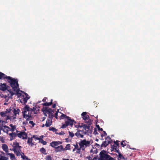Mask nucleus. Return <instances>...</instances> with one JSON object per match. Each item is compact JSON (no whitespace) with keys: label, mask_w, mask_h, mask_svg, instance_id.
Wrapping results in <instances>:
<instances>
[{"label":"nucleus","mask_w":160,"mask_h":160,"mask_svg":"<svg viewBox=\"0 0 160 160\" xmlns=\"http://www.w3.org/2000/svg\"><path fill=\"white\" fill-rule=\"evenodd\" d=\"M112 142H113V141L111 139V144L112 143Z\"/></svg>","instance_id":"56"},{"label":"nucleus","mask_w":160,"mask_h":160,"mask_svg":"<svg viewBox=\"0 0 160 160\" xmlns=\"http://www.w3.org/2000/svg\"><path fill=\"white\" fill-rule=\"evenodd\" d=\"M55 107H56V105H55V104H54V105H52V107H53V108H55Z\"/></svg>","instance_id":"54"},{"label":"nucleus","mask_w":160,"mask_h":160,"mask_svg":"<svg viewBox=\"0 0 160 160\" xmlns=\"http://www.w3.org/2000/svg\"><path fill=\"white\" fill-rule=\"evenodd\" d=\"M9 129H10V127L6 126H3L2 128H0V130H2L4 132L7 133L10 131Z\"/></svg>","instance_id":"21"},{"label":"nucleus","mask_w":160,"mask_h":160,"mask_svg":"<svg viewBox=\"0 0 160 160\" xmlns=\"http://www.w3.org/2000/svg\"><path fill=\"white\" fill-rule=\"evenodd\" d=\"M79 127L81 128H83L82 130L84 134H88L89 135V133H91L92 131L89 129V127L84 124H82V125L80 126Z\"/></svg>","instance_id":"7"},{"label":"nucleus","mask_w":160,"mask_h":160,"mask_svg":"<svg viewBox=\"0 0 160 160\" xmlns=\"http://www.w3.org/2000/svg\"><path fill=\"white\" fill-rule=\"evenodd\" d=\"M43 136H41L39 138H42H42H43Z\"/></svg>","instance_id":"58"},{"label":"nucleus","mask_w":160,"mask_h":160,"mask_svg":"<svg viewBox=\"0 0 160 160\" xmlns=\"http://www.w3.org/2000/svg\"><path fill=\"white\" fill-rule=\"evenodd\" d=\"M19 92H20L22 93V94H23L22 95V96L23 97V100L24 101V103H26L27 102V100L29 99L30 97L27 94L23 92H22L20 90ZM18 93H19V92ZM19 94H20V93H19Z\"/></svg>","instance_id":"10"},{"label":"nucleus","mask_w":160,"mask_h":160,"mask_svg":"<svg viewBox=\"0 0 160 160\" xmlns=\"http://www.w3.org/2000/svg\"><path fill=\"white\" fill-rule=\"evenodd\" d=\"M33 139H34L35 140H36L38 139V138L37 136L33 135L31 138H28L27 143L30 147H32L34 145V142L33 141Z\"/></svg>","instance_id":"9"},{"label":"nucleus","mask_w":160,"mask_h":160,"mask_svg":"<svg viewBox=\"0 0 160 160\" xmlns=\"http://www.w3.org/2000/svg\"><path fill=\"white\" fill-rule=\"evenodd\" d=\"M62 114V113H60V112H59V113L56 112V113H55V118H58V114H61V115L62 114Z\"/></svg>","instance_id":"46"},{"label":"nucleus","mask_w":160,"mask_h":160,"mask_svg":"<svg viewBox=\"0 0 160 160\" xmlns=\"http://www.w3.org/2000/svg\"><path fill=\"white\" fill-rule=\"evenodd\" d=\"M55 150L56 152L63 151L64 148L62 145H60L55 148Z\"/></svg>","instance_id":"17"},{"label":"nucleus","mask_w":160,"mask_h":160,"mask_svg":"<svg viewBox=\"0 0 160 160\" xmlns=\"http://www.w3.org/2000/svg\"><path fill=\"white\" fill-rule=\"evenodd\" d=\"M68 133H69L68 136V138H72L74 136V134L72 132L69 131Z\"/></svg>","instance_id":"33"},{"label":"nucleus","mask_w":160,"mask_h":160,"mask_svg":"<svg viewBox=\"0 0 160 160\" xmlns=\"http://www.w3.org/2000/svg\"><path fill=\"white\" fill-rule=\"evenodd\" d=\"M50 130L53 132H56L57 131V130L53 128H51Z\"/></svg>","instance_id":"48"},{"label":"nucleus","mask_w":160,"mask_h":160,"mask_svg":"<svg viewBox=\"0 0 160 160\" xmlns=\"http://www.w3.org/2000/svg\"><path fill=\"white\" fill-rule=\"evenodd\" d=\"M0 89L4 91L7 88L5 84H0Z\"/></svg>","instance_id":"27"},{"label":"nucleus","mask_w":160,"mask_h":160,"mask_svg":"<svg viewBox=\"0 0 160 160\" xmlns=\"http://www.w3.org/2000/svg\"><path fill=\"white\" fill-rule=\"evenodd\" d=\"M83 134L82 131V130H79L78 131L75 133V135L78 138H83Z\"/></svg>","instance_id":"16"},{"label":"nucleus","mask_w":160,"mask_h":160,"mask_svg":"<svg viewBox=\"0 0 160 160\" xmlns=\"http://www.w3.org/2000/svg\"><path fill=\"white\" fill-rule=\"evenodd\" d=\"M7 158L4 156H1L0 158V160H7Z\"/></svg>","instance_id":"42"},{"label":"nucleus","mask_w":160,"mask_h":160,"mask_svg":"<svg viewBox=\"0 0 160 160\" xmlns=\"http://www.w3.org/2000/svg\"><path fill=\"white\" fill-rule=\"evenodd\" d=\"M10 127L9 130L12 132L16 131L17 132V130L16 129V126L15 125H13L12 124H10L9 125Z\"/></svg>","instance_id":"19"},{"label":"nucleus","mask_w":160,"mask_h":160,"mask_svg":"<svg viewBox=\"0 0 160 160\" xmlns=\"http://www.w3.org/2000/svg\"><path fill=\"white\" fill-rule=\"evenodd\" d=\"M107 139H106V141H104L101 145V147H106L110 143V141L109 140H106Z\"/></svg>","instance_id":"25"},{"label":"nucleus","mask_w":160,"mask_h":160,"mask_svg":"<svg viewBox=\"0 0 160 160\" xmlns=\"http://www.w3.org/2000/svg\"><path fill=\"white\" fill-rule=\"evenodd\" d=\"M68 125L66 123H65L64 124H62V126L61 127V128H66Z\"/></svg>","instance_id":"38"},{"label":"nucleus","mask_w":160,"mask_h":160,"mask_svg":"<svg viewBox=\"0 0 160 160\" xmlns=\"http://www.w3.org/2000/svg\"><path fill=\"white\" fill-rule=\"evenodd\" d=\"M6 79L10 83L11 86L14 91H15L17 93H18L20 91L19 89L18 82L17 79L12 78L9 76L7 77Z\"/></svg>","instance_id":"2"},{"label":"nucleus","mask_w":160,"mask_h":160,"mask_svg":"<svg viewBox=\"0 0 160 160\" xmlns=\"http://www.w3.org/2000/svg\"><path fill=\"white\" fill-rule=\"evenodd\" d=\"M75 127L76 128H78V126L77 125H75Z\"/></svg>","instance_id":"60"},{"label":"nucleus","mask_w":160,"mask_h":160,"mask_svg":"<svg viewBox=\"0 0 160 160\" xmlns=\"http://www.w3.org/2000/svg\"><path fill=\"white\" fill-rule=\"evenodd\" d=\"M76 150V149H75V148H74V149L73 150L72 152H74Z\"/></svg>","instance_id":"55"},{"label":"nucleus","mask_w":160,"mask_h":160,"mask_svg":"<svg viewBox=\"0 0 160 160\" xmlns=\"http://www.w3.org/2000/svg\"><path fill=\"white\" fill-rule=\"evenodd\" d=\"M16 135V133L15 132L11 133H9V135L10 136V138L11 140H12L15 137Z\"/></svg>","instance_id":"22"},{"label":"nucleus","mask_w":160,"mask_h":160,"mask_svg":"<svg viewBox=\"0 0 160 160\" xmlns=\"http://www.w3.org/2000/svg\"><path fill=\"white\" fill-rule=\"evenodd\" d=\"M53 112L51 108H46L44 111L43 113L44 115L46 116L48 115V116L51 115H53Z\"/></svg>","instance_id":"11"},{"label":"nucleus","mask_w":160,"mask_h":160,"mask_svg":"<svg viewBox=\"0 0 160 160\" xmlns=\"http://www.w3.org/2000/svg\"><path fill=\"white\" fill-rule=\"evenodd\" d=\"M38 140H39V142H41L43 145H46L47 143V142L46 141H44L42 139V138H38Z\"/></svg>","instance_id":"34"},{"label":"nucleus","mask_w":160,"mask_h":160,"mask_svg":"<svg viewBox=\"0 0 160 160\" xmlns=\"http://www.w3.org/2000/svg\"><path fill=\"white\" fill-rule=\"evenodd\" d=\"M43 119L42 120V121H43L45 119V118L44 117L43 118Z\"/></svg>","instance_id":"57"},{"label":"nucleus","mask_w":160,"mask_h":160,"mask_svg":"<svg viewBox=\"0 0 160 160\" xmlns=\"http://www.w3.org/2000/svg\"><path fill=\"white\" fill-rule=\"evenodd\" d=\"M7 77L3 73L0 72V79H6V77Z\"/></svg>","instance_id":"29"},{"label":"nucleus","mask_w":160,"mask_h":160,"mask_svg":"<svg viewBox=\"0 0 160 160\" xmlns=\"http://www.w3.org/2000/svg\"><path fill=\"white\" fill-rule=\"evenodd\" d=\"M81 150V148H80V147H79V149L77 150L76 153L78 154L80 153Z\"/></svg>","instance_id":"44"},{"label":"nucleus","mask_w":160,"mask_h":160,"mask_svg":"<svg viewBox=\"0 0 160 160\" xmlns=\"http://www.w3.org/2000/svg\"><path fill=\"white\" fill-rule=\"evenodd\" d=\"M20 110L18 108H10L5 112H1L0 114L2 117H5L6 120L10 119L13 121L16 118L17 114H19Z\"/></svg>","instance_id":"1"},{"label":"nucleus","mask_w":160,"mask_h":160,"mask_svg":"<svg viewBox=\"0 0 160 160\" xmlns=\"http://www.w3.org/2000/svg\"><path fill=\"white\" fill-rule=\"evenodd\" d=\"M12 146L13 149H14L15 148H18L20 147L19 146V143L16 142H13Z\"/></svg>","instance_id":"28"},{"label":"nucleus","mask_w":160,"mask_h":160,"mask_svg":"<svg viewBox=\"0 0 160 160\" xmlns=\"http://www.w3.org/2000/svg\"><path fill=\"white\" fill-rule=\"evenodd\" d=\"M111 160H116L115 159L111 157Z\"/></svg>","instance_id":"53"},{"label":"nucleus","mask_w":160,"mask_h":160,"mask_svg":"<svg viewBox=\"0 0 160 160\" xmlns=\"http://www.w3.org/2000/svg\"><path fill=\"white\" fill-rule=\"evenodd\" d=\"M65 134V133L64 132H60L58 133L59 135H64Z\"/></svg>","instance_id":"50"},{"label":"nucleus","mask_w":160,"mask_h":160,"mask_svg":"<svg viewBox=\"0 0 160 160\" xmlns=\"http://www.w3.org/2000/svg\"><path fill=\"white\" fill-rule=\"evenodd\" d=\"M81 115L83 119L84 120H87L89 119V117L88 115H87V112H82Z\"/></svg>","instance_id":"20"},{"label":"nucleus","mask_w":160,"mask_h":160,"mask_svg":"<svg viewBox=\"0 0 160 160\" xmlns=\"http://www.w3.org/2000/svg\"><path fill=\"white\" fill-rule=\"evenodd\" d=\"M7 155L10 156V159L12 160H16L14 155L12 153H7Z\"/></svg>","instance_id":"26"},{"label":"nucleus","mask_w":160,"mask_h":160,"mask_svg":"<svg viewBox=\"0 0 160 160\" xmlns=\"http://www.w3.org/2000/svg\"><path fill=\"white\" fill-rule=\"evenodd\" d=\"M40 151L42 153H43L44 154H46V150L45 148H42L40 149Z\"/></svg>","instance_id":"35"},{"label":"nucleus","mask_w":160,"mask_h":160,"mask_svg":"<svg viewBox=\"0 0 160 160\" xmlns=\"http://www.w3.org/2000/svg\"><path fill=\"white\" fill-rule=\"evenodd\" d=\"M109 152L105 150L102 151L99 154L100 160H110Z\"/></svg>","instance_id":"6"},{"label":"nucleus","mask_w":160,"mask_h":160,"mask_svg":"<svg viewBox=\"0 0 160 160\" xmlns=\"http://www.w3.org/2000/svg\"><path fill=\"white\" fill-rule=\"evenodd\" d=\"M7 104V103L6 102H5L4 103V104Z\"/></svg>","instance_id":"61"},{"label":"nucleus","mask_w":160,"mask_h":160,"mask_svg":"<svg viewBox=\"0 0 160 160\" xmlns=\"http://www.w3.org/2000/svg\"><path fill=\"white\" fill-rule=\"evenodd\" d=\"M61 114L62 115L59 117L60 119H65V123H67L68 126H72L73 125L74 122L75 123V122L73 120L71 119L68 116H67L63 114Z\"/></svg>","instance_id":"5"},{"label":"nucleus","mask_w":160,"mask_h":160,"mask_svg":"<svg viewBox=\"0 0 160 160\" xmlns=\"http://www.w3.org/2000/svg\"><path fill=\"white\" fill-rule=\"evenodd\" d=\"M17 135L18 137L22 139H26L27 137V134L24 132H20L17 134Z\"/></svg>","instance_id":"13"},{"label":"nucleus","mask_w":160,"mask_h":160,"mask_svg":"<svg viewBox=\"0 0 160 160\" xmlns=\"http://www.w3.org/2000/svg\"><path fill=\"white\" fill-rule=\"evenodd\" d=\"M117 152L118 154V160H125V158L122 155V154L119 151H118V152Z\"/></svg>","instance_id":"24"},{"label":"nucleus","mask_w":160,"mask_h":160,"mask_svg":"<svg viewBox=\"0 0 160 160\" xmlns=\"http://www.w3.org/2000/svg\"><path fill=\"white\" fill-rule=\"evenodd\" d=\"M21 147L20 146L18 148V147L16 148H15L14 149H12V150L18 156H21L22 154H24L23 153L21 152V150L20 149Z\"/></svg>","instance_id":"12"},{"label":"nucleus","mask_w":160,"mask_h":160,"mask_svg":"<svg viewBox=\"0 0 160 160\" xmlns=\"http://www.w3.org/2000/svg\"><path fill=\"white\" fill-rule=\"evenodd\" d=\"M93 133L95 135L99 134L98 132H97V128L94 129Z\"/></svg>","instance_id":"40"},{"label":"nucleus","mask_w":160,"mask_h":160,"mask_svg":"<svg viewBox=\"0 0 160 160\" xmlns=\"http://www.w3.org/2000/svg\"><path fill=\"white\" fill-rule=\"evenodd\" d=\"M96 126L99 132H100V131H102V128H100L98 125H97Z\"/></svg>","instance_id":"39"},{"label":"nucleus","mask_w":160,"mask_h":160,"mask_svg":"<svg viewBox=\"0 0 160 160\" xmlns=\"http://www.w3.org/2000/svg\"><path fill=\"white\" fill-rule=\"evenodd\" d=\"M44 124H43V125L42 126V127H44Z\"/></svg>","instance_id":"59"},{"label":"nucleus","mask_w":160,"mask_h":160,"mask_svg":"<svg viewBox=\"0 0 160 160\" xmlns=\"http://www.w3.org/2000/svg\"><path fill=\"white\" fill-rule=\"evenodd\" d=\"M62 160H73L72 159H63Z\"/></svg>","instance_id":"52"},{"label":"nucleus","mask_w":160,"mask_h":160,"mask_svg":"<svg viewBox=\"0 0 160 160\" xmlns=\"http://www.w3.org/2000/svg\"><path fill=\"white\" fill-rule=\"evenodd\" d=\"M92 143L91 140H87L85 139L80 141L78 145L81 150L83 151L85 148L89 147Z\"/></svg>","instance_id":"4"},{"label":"nucleus","mask_w":160,"mask_h":160,"mask_svg":"<svg viewBox=\"0 0 160 160\" xmlns=\"http://www.w3.org/2000/svg\"><path fill=\"white\" fill-rule=\"evenodd\" d=\"M111 155H112V156H113L114 158H116L118 156L117 154H113L112 153H111Z\"/></svg>","instance_id":"47"},{"label":"nucleus","mask_w":160,"mask_h":160,"mask_svg":"<svg viewBox=\"0 0 160 160\" xmlns=\"http://www.w3.org/2000/svg\"><path fill=\"white\" fill-rule=\"evenodd\" d=\"M46 160H52V158L50 156H47L45 158Z\"/></svg>","instance_id":"37"},{"label":"nucleus","mask_w":160,"mask_h":160,"mask_svg":"<svg viewBox=\"0 0 160 160\" xmlns=\"http://www.w3.org/2000/svg\"><path fill=\"white\" fill-rule=\"evenodd\" d=\"M70 145L69 144H67L65 148H64V151H66L67 150H70Z\"/></svg>","instance_id":"32"},{"label":"nucleus","mask_w":160,"mask_h":160,"mask_svg":"<svg viewBox=\"0 0 160 160\" xmlns=\"http://www.w3.org/2000/svg\"><path fill=\"white\" fill-rule=\"evenodd\" d=\"M121 145L122 146V147H124L126 146V144L124 142V141H122L121 143Z\"/></svg>","instance_id":"43"},{"label":"nucleus","mask_w":160,"mask_h":160,"mask_svg":"<svg viewBox=\"0 0 160 160\" xmlns=\"http://www.w3.org/2000/svg\"><path fill=\"white\" fill-rule=\"evenodd\" d=\"M0 141H1L2 142H4V139L2 137H0Z\"/></svg>","instance_id":"49"},{"label":"nucleus","mask_w":160,"mask_h":160,"mask_svg":"<svg viewBox=\"0 0 160 160\" xmlns=\"http://www.w3.org/2000/svg\"><path fill=\"white\" fill-rule=\"evenodd\" d=\"M29 119H26V121L25 122H23V124L24 125H26L28 123L31 125L32 127H33L35 125V123L33 122L32 121H29Z\"/></svg>","instance_id":"18"},{"label":"nucleus","mask_w":160,"mask_h":160,"mask_svg":"<svg viewBox=\"0 0 160 160\" xmlns=\"http://www.w3.org/2000/svg\"><path fill=\"white\" fill-rule=\"evenodd\" d=\"M74 148L76 150H77V149H79V147L78 146V144H77L75 145H74Z\"/></svg>","instance_id":"45"},{"label":"nucleus","mask_w":160,"mask_h":160,"mask_svg":"<svg viewBox=\"0 0 160 160\" xmlns=\"http://www.w3.org/2000/svg\"><path fill=\"white\" fill-rule=\"evenodd\" d=\"M106 135V133L105 131H102V133H101L100 134V137L101 138H100L101 139L103 140V137H105Z\"/></svg>","instance_id":"30"},{"label":"nucleus","mask_w":160,"mask_h":160,"mask_svg":"<svg viewBox=\"0 0 160 160\" xmlns=\"http://www.w3.org/2000/svg\"><path fill=\"white\" fill-rule=\"evenodd\" d=\"M7 120L5 119V117H2V118L0 120V128H2L4 125L5 124L7 123Z\"/></svg>","instance_id":"14"},{"label":"nucleus","mask_w":160,"mask_h":160,"mask_svg":"<svg viewBox=\"0 0 160 160\" xmlns=\"http://www.w3.org/2000/svg\"><path fill=\"white\" fill-rule=\"evenodd\" d=\"M2 148L3 149V150L5 151L7 153H8V146L5 144H2Z\"/></svg>","instance_id":"23"},{"label":"nucleus","mask_w":160,"mask_h":160,"mask_svg":"<svg viewBox=\"0 0 160 160\" xmlns=\"http://www.w3.org/2000/svg\"><path fill=\"white\" fill-rule=\"evenodd\" d=\"M33 110L27 105H26L23 111V117L26 119H30L31 118V114Z\"/></svg>","instance_id":"3"},{"label":"nucleus","mask_w":160,"mask_h":160,"mask_svg":"<svg viewBox=\"0 0 160 160\" xmlns=\"http://www.w3.org/2000/svg\"><path fill=\"white\" fill-rule=\"evenodd\" d=\"M52 100H51V102H46V103H44L43 105L44 106H49V105H51L52 104Z\"/></svg>","instance_id":"36"},{"label":"nucleus","mask_w":160,"mask_h":160,"mask_svg":"<svg viewBox=\"0 0 160 160\" xmlns=\"http://www.w3.org/2000/svg\"><path fill=\"white\" fill-rule=\"evenodd\" d=\"M62 143V142L60 141H54L50 143V145L52 147L55 148L57 147L56 146L61 144Z\"/></svg>","instance_id":"15"},{"label":"nucleus","mask_w":160,"mask_h":160,"mask_svg":"<svg viewBox=\"0 0 160 160\" xmlns=\"http://www.w3.org/2000/svg\"><path fill=\"white\" fill-rule=\"evenodd\" d=\"M6 99H5V101H6L7 102H8V100L9 99L8 98V97L7 96H6L5 97Z\"/></svg>","instance_id":"51"},{"label":"nucleus","mask_w":160,"mask_h":160,"mask_svg":"<svg viewBox=\"0 0 160 160\" xmlns=\"http://www.w3.org/2000/svg\"><path fill=\"white\" fill-rule=\"evenodd\" d=\"M52 121L50 120H47L46 121V123L45 124V126L47 127H48L50 126L52 124Z\"/></svg>","instance_id":"31"},{"label":"nucleus","mask_w":160,"mask_h":160,"mask_svg":"<svg viewBox=\"0 0 160 160\" xmlns=\"http://www.w3.org/2000/svg\"><path fill=\"white\" fill-rule=\"evenodd\" d=\"M119 141L118 140L114 142V144L113 145H111V151L112 152L113 151L114 152H116L119 151Z\"/></svg>","instance_id":"8"},{"label":"nucleus","mask_w":160,"mask_h":160,"mask_svg":"<svg viewBox=\"0 0 160 160\" xmlns=\"http://www.w3.org/2000/svg\"><path fill=\"white\" fill-rule=\"evenodd\" d=\"M48 117L47 119V120L48 121L50 120L51 121H52V118L53 115L51 116V115H50V116H48Z\"/></svg>","instance_id":"41"},{"label":"nucleus","mask_w":160,"mask_h":160,"mask_svg":"<svg viewBox=\"0 0 160 160\" xmlns=\"http://www.w3.org/2000/svg\"><path fill=\"white\" fill-rule=\"evenodd\" d=\"M112 136H113V135H112L111 136V137H112Z\"/></svg>","instance_id":"62"}]
</instances>
